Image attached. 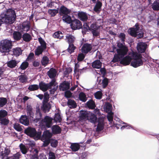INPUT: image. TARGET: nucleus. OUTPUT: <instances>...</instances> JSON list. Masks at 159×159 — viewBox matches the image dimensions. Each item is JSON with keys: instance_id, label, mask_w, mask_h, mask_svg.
<instances>
[{"instance_id": "f257e3e1", "label": "nucleus", "mask_w": 159, "mask_h": 159, "mask_svg": "<svg viewBox=\"0 0 159 159\" xmlns=\"http://www.w3.org/2000/svg\"><path fill=\"white\" fill-rule=\"evenodd\" d=\"M117 46L119 48L116 49L117 54L115 55L111 62H116L120 61V63L125 66L129 64L132 59L133 60L131 63V66L136 68L142 66L143 62L146 60L142 57L141 54L132 51L127 56L124 57L127 53L128 49L123 44L119 42Z\"/></svg>"}, {"instance_id": "f03ea898", "label": "nucleus", "mask_w": 159, "mask_h": 159, "mask_svg": "<svg viewBox=\"0 0 159 159\" xmlns=\"http://www.w3.org/2000/svg\"><path fill=\"white\" fill-rule=\"evenodd\" d=\"M0 16V26L2 22L6 24H11L13 23L16 20V15L14 10L9 9L2 13Z\"/></svg>"}, {"instance_id": "7ed1b4c3", "label": "nucleus", "mask_w": 159, "mask_h": 159, "mask_svg": "<svg viewBox=\"0 0 159 159\" xmlns=\"http://www.w3.org/2000/svg\"><path fill=\"white\" fill-rule=\"evenodd\" d=\"M80 120H88L90 122L93 123H95L97 121V117L92 112L85 111H80Z\"/></svg>"}, {"instance_id": "20e7f679", "label": "nucleus", "mask_w": 159, "mask_h": 159, "mask_svg": "<svg viewBox=\"0 0 159 159\" xmlns=\"http://www.w3.org/2000/svg\"><path fill=\"white\" fill-rule=\"evenodd\" d=\"M12 47V42L10 40L5 39L1 41L0 52L2 53L8 52Z\"/></svg>"}, {"instance_id": "39448f33", "label": "nucleus", "mask_w": 159, "mask_h": 159, "mask_svg": "<svg viewBox=\"0 0 159 159\" xmlns=\"http://www.w3.org/2000/svg\"><path fill=\"white\" fill-rule=\"evenodd\" d=\"M128 32L131 36L137 38H141L143 36V33L142 30L139 27L137 24H136L135 27L129 29Z\"/></svg>"}, {"instance_id": "423d86ee", "label": "nucleus", "mask_w": 159, "mask_h": 159, "mask_svg": "<svg viewBox=\"0 0 159 159\" xmlns=\"http://www.w3.org/2000/svg\"><path fill=\"white\" fill-rule=\"evenodd\" d=\"M25 132L27 135L34 137L36 139H39L41 134V132H37L34 128L31 127H29L25 129Z\"/></svg>"}, {"instance_id": "0eeeda50", "label": "nucleus", "mask_w": 159, "mask_h": 159, "mask_svg": "<svg viewBox=\"0 0 159 159\" xmlns=\"http://www.w3.org/2000/svg\"><path fill=\"white\" fill-rule=\"evenodd\" d=\"M30 23L28 21H26L23 22L20 26V30L23 33L27 32L30 30Z\"/></svg>"}, {"instance_id": "6e6552de", "label": "nucleus", "mask_w": 159, "mask_h": 159, "mask_svg": "<svg viewBox=\"0 0 159 159\" xmlns=\"http://www.w3.org/2000/svg\"><path fill=\"white\" fill-rule=\"evenodd\" d=\"M53 119L48 116H46L42 121V124L48 128L51 127L52 125Z\"/></svg>"}, {"instance_id": "1a4fd4ad", "label": "nucleus", "mask_w": 159, "mask_h": 159, "mask_svg": "<svg viewBox=\"0 0 159 159\" xmlns=\"http://www.w3.org/2000/svg\"><path fill=\"white\" fill-rule=\"evenodd\" d=\"M92 48V46L91 44L84 43L82 46L81 51L83 53L86 54L91 51Z\"/></svg>"}, {"instance_id": "9d476101", "label": "nucleus", "mask_w": 159, "mask_h": 159, "mask_svg": "<svg viewBox=\"0 0 159 159\" xmlns=\"http://www.w3.org/2000/svg\"><path fill=\"white\" fill-rule=\"evenodd\" d=\"M71 26V28L73 30L80 29L82 27V24L79 20L76 19L72 22Z\"/></svg>"}, {"instance_id": "9b49d317", "label": "nucleus", "mask_w": 159, "mask_h": 159, "mask_svg": "<svg viewBox=\"0 0 159 159\" xmlns=\"http://www.w3.org/2000/svg\"><path fill=\"white\" fill-rule=\"evenodd\" d=\"M147 47V44L145 43L140 42L138 44L137 49L139 52L143 53L145 52Z\"/></svg>"}, {"instance_id": "f8f14e48", "label": "nucleus", "mask_w": 159, "mask_h": 159, "mask_svg": "<svg viewBox=\"0 0 159 159\" xmlns=\"http://www.w3.org/2000/svg\"><path fill=\"white\" fill-rule=\"evenodd\" d=\"M90 30L92 31L93 36H97L99 34L98 27L95 24L91 25Z\"/></svg>"}, {"instance_id": "ddd939ff", "label": "nucleus", "mask_w": 159, "mask_h": 159, "mask_svg": "<svg viewBox=\"0 0 159 159\" xmlns=\"http://www.w3.org/2000/svg\"><path fill=\"white\" fill-rule=\"evenodd\" d=\"M79 67V65L77 64H75L74 70V79H79V75H78V72H81L82 70H85L86 69V67L83 68H82V69H78Z\"/></svg>"}, {"instance_id": "4468645a", "label": "nucleus", "mask_w": 159, "mask_h": 159, "mask_svg": "<svg viewBox=\"0 0 159 159\" xmlns=\"http://www.w3.org/2000/svg\"><path fill=\"white\" fill-rule=\"evenodd\" d=\"M71 10L67 9L65 6H62L60 8L59 10V14L61 15H64L69 14Z\"/></svg>"}, {"instance_id": "2eb2a0df", "label": "nucleus", "mask_w": 159, "mask_h": 159, "mask_svg": "<svg viewBox=\"0 0 159 159\" xmlns=\"http://www.w3.org/2000/svg\"><path fill=\"white\" fill-rule=\"evenodd\" d=\"M72 70L71 68L69 67L66 69L64 72L63 79L66 80L67 79L68 80L71 79L70 73L72 72Z\"/></svg>"}, {"instance_id": "dca6fc26", "label": "nucleus", "mask_w": 159, "mask_h": 159, "mask_svg": "<svg viewBox=\"0 0 159 159\" xmlns=\"http://www.w3.org/2000/svg\"><path fill=\"white\" fill-rule=\"evenodd\" d=\"M49 89H50V91L51 93H54L57 88V85L55 84L54 80L49 83Z\"/></svg>"}, {"instance_id": "f3484780", "label": "nucleus", "mask_w": 159, "mask_h": 159, "mask_svg": "<svg viewBox=\"0 0 159 159\" xmlns=\"http://www.w3.org/2000/svg\"><path fill=\"white\" fill-rule=\"evenodd\" d=\"M19 61L15 60H11L7 62V65L8 67L12 68L15 67L17 64L19 63Z\"/></svg>"}, {"instance_id": "a211bd4d", "label": "nucleus", "mask_w": 159, "mask_h": 159, "mask_svg": "<svg viewBox=\"0 0 159 159\" xmlns=\"http://www.w3.org/2000/svg\"><path fill=\"white\" fill-rule=\"evenodd\" d=\"M20 123L25 125H28L29 124V121L26 116H22L20 119Z\"/></svg>"}, {"instance_id": "6ab92c4d", "label": "nucleus", "mask_w": 159, "mask_h": 159, "mask_svg": "<svg viewBox=\"0 0 159 159\" xmlns=\"http://www.w3.org/2000/svg\"><path fill=\"white\" fill-rule=\"evenodd\" d=\"M102 4L100 2H98L96 3L94 8V11L97 13H99L101 11Z\"/></svg>"}, {"instance_id": "aec40b11", "label": "nucleus", "mask_w": 159, "mask_h": 159, "mask_svg": "<svg viewBox=\"0 0 159 159\" xmlns=\"http://www.w3.org/2000/svg\"><path fill=\"white\" fill-rule=\"evenodd\" d=\"M52 134L49 131L46 130L44 132L42 137V139L49 140L52 136Z\"/></svg>"}, {"instance_id": "412c9836", "label": "nucleus", "mask_w": 159, "mask_h": 159, "mask_svg": "<svg viewBox=\"0 0 159 159\" xmlns=\"http://www.w3.org/2000/svg\"><path fill=\"white\" fill-rule=\"evenodd\" d=\"M49 84H47L41 82L39 84V89L42 91L45 92L49 89Z\"/></svg>"}, {"instance_id": "4be33fe9", "label": "nucleus", "mask_w": 159, "mask_h": 159, "mask_svg": "<svg viewBox=\"0 0 159 159\" xmlns=\"http://www.w3.org/2000/svg\"><path fill=\"white\" fill-rule=\"evenodd\" d=\"M70 84L68 82L65 81L61 84L59 86V88L61 90L64 91L69 89Z\"/></svg>"}, {"instance_id": "5701e85b", "label": "nucleus", "mask_w": 159, "mask_h": 159, "mask_svg": "<svg viewBox=\"0 0 159 159\" xmlns=\"http://www.w3.org/2000/svg\"><path fill=\"white\" fill-rule=\"evenodd\" d=\"M102 63L99 60H97L94 61L92 64V67L95 68L99 69L102 66Z\"/></svg>"}, {"instance_id": "b1692460", "label": "nucleus", "mask_w": 159, "mask_h": 159, "mask_svg": "<svg viewBox=\"0 0 159 159\" xmlns=\"http://www.w3.org/2000/svg\"><path fill=\"white\" fill-rule=\"evenodd\" d=\"M57 72L56 69L53 68H51L48 72V75L50 78L54 77L57 75Z\"/></svg>"}, {"instance_id": "393cba45", "label": "nucleus", "mask_w": 159, "mask_h": 159, "mask_svg": "<svg viewBox=\"0 0 159 159\" xmlns=\"http://www.w3.org/2000/svg\"><path fill=\"white\" fill-rule=\"evenodd\" d=\"M79 19L82 21H85L88 19V16L85 13L81 12L78 14Z\"/></svg>"}, {"instance_id": "a878e982", "label": "nucleus", "mask_w": 159, "mask_h": 159, "mask_svg": "<svg viewBox=\"0 0 159 159\" xmlns=\"http://www.w3.org/2000/svg\"><path fill=\"white\" fill-rule=\"evenodd\" d=\"M70 148L74 152L78 151L80 148V145L77 143H71Z\"/></svg>"}, {"instance_id": "bb28decb", "label": "nucleus", "mask_w": 159, "mask_h": 159, "mask_svg": "<svg viewBox=\"0 0 159 159\" xmlns=\"http://www.w3.org/2000/svg\"><path fill=\"white\" fill-rule=\"evenodd\" d=\"M104 110L106 112H111L112 107L111 105L109 103H107L104 106Z\"/></svg>"}, {"instance_id": "cd10ccee", "label": "nucleus", "mask_w": 159, "mask_h": 159, "mask_svg": "<svg viewBox=\"0 0 159 159\" xmlns=\"http://www.w3.org/2000/svg\"><path fill=\"white\" fill-rule=\"evenodd\" d=\"M66 40L69 43H72L75 40V38L74 36L70 34H67L66 36Z\"/></svg>"}, {"instance_id": "c85d7f7f", "label": "nucleus", "mask_w": 159, "mask_h": 159, "mask_svg": "<svg viewBox=\"0 0 159 159\" xmlns=\"http://www.w3.org/2000/svg\"><path fill=\"white\" fill-rule=\"evenodd\" d=\"M52 129L53 134H57L60 133L61 131V129L60 127L57 125L53 126Z\"/></svg>"}, {"instance_id": "c756f323", "label": "nucleus", "mask_w": 159, "mask_h": 159, "mask_svg": "<svg viewBox=\"0 0 159 159\" xmlns=\"http://www.w3.org/2000/svg\"><path fill=\"white\" fill-rule=\"evenodd\" d=\"M23 40L27 42H29L32 39V37L30 34L28 33L24 34L22 36Z\"/></svg>"}, {"instance_id": "7c9ffc66", "label": "nucleus", "mask_w": 159, "mask_h": 159, "mask_svg": "<svg viewBox=\"0 0 159 159\" xmlns=\"http://www.w3.org/2000/svg\"><path fill=\"white\" fill-rule=\"evenodd\" d=\"M13 54L17 57L22 54V51L20 48H16L13 49Z\"/></svg>"}, {"instance_id": "2f4dec72", "label": "nucleus", "mask_w": 159, "mask_h": 159, "mask_svg": "<svg viewBox=\"0 0 159 159\" xmlns=\"http://www.w3.org/2000/svg\"><path fill=\"white\" fill-rule=\"evenodd\" d=\"M13 36L15 40H19L21 38L22 34L19 32L15 31L13 33Z\"/></svg>"}, {"instance_id": "473e14b6", "label": "nucleus", "mask_w": 159, "mask_h": 159, "mask_svg": "<svg viewBox=\"0 0 159 159\" xmlns=\"http://www.w3.org/2000/svg\"><path fill=\"white\" fill-rule=\"evenodd\" d=\"M152 7L154 11L159 10V2L155 0L152 4Z\"/></svg>"}, {"instance_id": "72a5a7b5", "label": "nucleus", "mask_w": 159, "mask_h": 159, "mask_svg": "<svg viewBox=\"0 0 159 159\" xmlns=\"http://www.w3.org/2000/svg\"><path fill=\"white\" fill-rule=\"evenodd\" d=\"M62 20L64 21L67 23H70L71 22V17L68 15V14L63 16L62 17Z\"/></svg>"}, {"instance_id": "f704fd0d", "label": "nucleus", "mask_w": 159, "mask_h": 159, "mask_svg": "<svg viewBox=\"0 0 159 159\" xmlns=\"http://www.w3.org/2000/svg\"><path fill=\"white\" fill-rule=\"evenodd\" d=\"M86 104L89 108L91 109L94 108L96 107L94 102L92 100H89L87 102Z\"/></svg>"}, {"instance_id": "c9c22d12", "label": "nucleus", "mask_w": 159, "mask_h": 159, "mask_svg": "<svg viewBox=\"0 0 159 159\" xmlns=\"http://www.w3.org/2000/svg\"><path fill=\"white\" fill-rule=\"evenodd\" d=\"M67 104L68 106L72 108H75L76 107V104L75 101L72 100H69Z\"/></svg>"}, {"instance_id": "e433bc0d", "label": "nucleus", "mask_w": 159, "mask_h": 159, "mask_svg": "<svg viewBox=\"0 0 159 159\" xmlns=\"http://www.w3.org/2000/svg\"><path fill=\"white\" fill-rule=\"evenodd\" d=\"M53 36L56 38L61 39L63 37V35L61 32L58 31L55 33L53 35Z\"/></svg>"}, {"instance_id": "4c0bfd02", "label": "nucleus", "mask_w": 159, "mask_h": 159, "mask_svg": "<svg viewBox=\"0 0 159 159\" xmlns=\"http://www.w3.org/2000/svg\"><path fill=\"white\" fill-rule=\"evenodd\" d=\"M46 48H43V47L39 46L35 50V54L36 55H39L41 54L43 51Z\"/></svg>"}, {"instance_id": "58836bf2", "label": "nucleus", "mask_w": 159, "mask_h": 159, "mask_svg": "<svg viewBox=\"0 0 159 159\" xmlns=\"http://www.w3.org/2000/svg\"><path fill=\"white\" fill-rule=\"evenodd\" d=\"M9 120L6 117L0 119V123L4 125H7L9 123Z\"/></svg>"}, {"instance_id": "ea45409f", "label": "nucleus", "mask_w": 159, "mask_h": 159, "mask_svg": "<svg viewBox=\"0 0 159 159\" xmlns=\"http://www.w3.org/2000/svg\"><path fill=\"white\" fill-rule=\"evenodd\" d=\"M80 99L83 102H85L87 100L86 95L83 93H81L79 95Z\"/></svg>"}, {"instance_id": "a19ab883", "label": "nucleus", "mask_w": 159, "mask_h": 159, "mask_svg": "<svg viewBox=\"0 0 159 159\" xmlns=\"http://www.w3.org/2000/svg\"><path fill=\"white\" fill-rule=\"evenodd\" d=\"M58 12V10L56 9H49L48 11V13L52 16H54Z\"/></svg>"}, {"instance_id": "79ce46f5", "label": "nucleus", "mask_w": 159, "mask_h": 159, "mask_svg": "<svg viewBox=\"0 0 159 159\" xmlns=\"http://www.w3.org/2000/svg\"><path fill=\"white\" fill-rule=\"evenodd\" d=\"M51 106L48 103H45L43 104V109L45 112H48Z\"/></svg>"}, {"instance_id": "37998d69", "label": "nucleus", "mask_w": 159, "mask_h": 159, "mask_svg": "<svg viewBox=\"0 0 159 159\" xmlns=\"http://www.w3.org/2000/svg\"><path fill=\"white\" fill-rule=\"evenodd\" d=\"M103 123L102 121H99L97 128V130L98 131H100L103 128Z\"/></svg>"}, {"instance_id": "c03bdc74", "label": "nucleus", "mask_w": 159, "mask_h": 159, "mask_svg": "<svg viewBox=\"0 0 159 159\" xmlns=\"http://www.w3.org/2000/svg\"><path fill=\"white\" fill-rule=\"evenodd\" d=\"M7 100L6 98H0V106L3 107L7 103Z\"/></svg>"}, {"instance_id": "a18cd8bd", "label": "nucleus", "mask_w": 159, "mask_h": 159, "mask_svg": "<svg viewBox=\"0 0 159 159\" xmlns=\"http://www.w3.org/2000/svg\"><path fill=\"white\" fill-rule=\"evenodd\" d=\"M10 152V151L8 149L6 148L4 151V152L2 153V159L5 158V157H7Z\"/></svg>"}, {"instance_id": "49530a36", "label": "nucleus", "mask_w": 159, "mask_h": 159, "mask_svg": "<svg viewBox=\"0 0 159 159\" xmlns=\"http://www.w3.org/2000/svg\"><path fill=\"white\" fill-rule=\"evenodd\" d=\"M75 47H74L73 44L72 43H69V47L67 49L68 52L70 53H71L74 52Z\"/></svg>"}, {"instance_id": "de8ad7c7", "label": "nucleus", "mask_w": 159, "mask_h": 159, "mask_svg": "<svg viewBox=\"0 0 159 159\" xmlns=\"http://www.w3.org/2000/svg\"><path fill=\"white\" fill-rule=\"evenodd\" d=\"M39 88V86L38 85L34 84L30 85L28 88V89L30 91H33L37 90Z\"/></svg>"}, {"instance_id": "09e8293b", "label": "nucleus", "mask_w": 159, "mask_h": 159, "mask_svg": "<svg viewBox=\"0 0 159 159\" xmlns=\"http://www.w3.org/2000/svg\"><path fill=\"white\" fill-rule=\"evenodd\" d=\"M49 59L47 57H43L41 61V62L43 65L46 66L48 63Z\"/></svg>"}, {"instance_id": "8fccbe9b", "label": "nucleus", "mask_w": 159, "mask_h": 159, "mask_svg": "<svg viewBox=\"0 0 159 159\" xmlns=\"http://www.w3.org/2000/svg\"><path fill=\"white\" fill-rule=\"evenodd\" d=\"M7 112L4 110H0V119L5 118L7 115Z\"/></svg>"}, {"instance_id": "3c124183", "label": "nucleus", "mask_w": 159, "mask_h": 159, "mask_svg": "<svg viewBox=\"0 0 159 159\" xmlns=\"http://www.w3.org/2000/svg\"><path fill=\"white\" fill-rule=\"evenodd\" d=\"M28 65L29 64L28 62L26 61H25L21 64L20 68L21 70H24L28 67Z\"/></svg>"}, {"instance_id": "603ef678", "label": "nucleus", "mask_w": 159, "mask_h": 159, "mask_svg": "<svg viewBox=\"0 0 159 159\" xmlns=\"http://www.w3.org/2000/svg\"><path fill=\"white\" fill-rule=\"evenodd\" d=\"M20 147L22 152L24 154H26L27 152V149L25 146L22 144H21L20 145Z\"/></svg>"}, {"instance_id": "864d4df0", "label": "nucleus", "mask_w": 159, "mask_h": 159, "mask_svg": "<svg viewBox=\"0 0 159 159\" xmlns=\"http://www.w3.org/2000/svg\"><path fill=\"white\" fill-rule=\"evenodd\" d=\"M107 118L108 120L110 122H111L113 120V113L112 112H108Z\"/></svg>"}, {"instance_id": "5fc2aeb1", "label": "nucleus", "mask_w": 159, "mask_h": 159, "mask_svg": "<svg viewBox=\"0 0 159 159\" xmlns=\"http://www.w3.org/2000/svg\"><path fill=\"white\" fill-rule=\"evenodd\" d=\"M102 93L101 91H98L96 92L94 94L95 98L98 99H100L102 98Z\"/></svg>"}, {"instance_id": "6e6d98bb", "label": "nucleus", "mask_w": 159, "mask_h": 159, "mask_svg": "<svg viewBox=\"0 0 159 159\" xmlns=\"http://www.w3.org/2000/svg\"><path fill=\"white\" fill-rule=\"evenodd\" d=\"M14 128L16 130L18 131H21L22 130V129L20 124L17 123H15L14 124Z\"/></svg>"}, {"instance_id": "4d7b16f0", "label": "nucleus", "mask_w": 159, "mask_h": 159, "mask_svg": "<svg viewBox=\"0 0 159 159\" xmlns=\"http://www.w3.org/2000/svg\"><path fill=\"white\" fill-rule=\"evenodd\" d=\"M39 41L40 44H41V46H40L43 47V48H46V43H45L44 41L43 40V39L41 38H39Z\"/></svg>"}, {"instance_id": "13d9d810", "label": "nucleus", "mask_w": 159, "mask_h": 159, "mask_svg": "<svg viewBox=\"0 0 159 159\" xmlns=\"http://www.w3.org/2000/svg\"><path fill=\"white\" fill-rule=\"evenodd\" d=\"M54 120L57 122H60L61 120V118L60 115L58 113L56 114Z\"/></svg>"}, {"instance_id": "bf43d9fd", "label": "nucleus", "mask_w": 159, "mask_h": 159, "mask_svg": "<svg viewBox=\"0 0 159 159\" xmlns=\"http://www.w3.org/2000/svg\"><path fill=\"white\" fill-rule=\"evenodd\" d=\"M27 113L28 116L33 117V113L31 111V109L30 107H27Z\"/></svg>"}, {"instance_id": "052dcab7", "label": "nucleus", "mask_w": 159, "mask_h": 159, "mask_svg": "<svg viewBox=\"0 0 159 159\" xmlns=\"http://www.w3.org/2000/svg\"><path fill=\"white\" fill-rule=\"evenodd\" d=\"M84 53H81L79 54L78 56L77 60L79 61H82L85 57V55L83 54Z\"/></svg>"}, {"instance_id": "680f3d73", "label": "nucleus", "mask_w": 159, "mask_h": 159, "mask_svg": "<svg viewBox=\"0 0 159 159\" xmlns=\"http://www.w3.org/2000/svg\"><path fill=\"white\" fill-rule=\"evenodd\" d=\"M58 144L57 141L56 140H52L51 141V145L53 147H56Z\"/></svg>"}, {"instance_id": "e2e57ef3", "label": "nucleus", "mask_w": 159, "mask_h": 159, "mask_svg": "<svg viewBox=\"0 0 159 159\" xmlns=\"http://www.w3.org/2000/svg\"><path fill=\"white\" fill-rule=\"evenodd\" d=\"M48 159H55V156L54 153L52 152H49Z\"/></svg>"}, {"instance_id": "0e129e2a", "label": "nucleus", "mask_w": 159, "mask_h": 159, "mask_svg": "<svg viewBox=\"0 0 159 159\" xmlns=\"http://www.w3.org/2000/svg\"><path fill=\"white\" fill-rule=\"evenodd\" d=\"M119 37L121 39L122 42L125 41V35L123 33H120L119 35Z\"/></svg>"}, {"instance_id": "69168bd1", "label": "nucleus", "mask_w": 159, "mask_h": 159, "mask_svg": "<svg viewBox=\"0 0 159 159\" xmlns=\"http://www.w3.org/2000/svg\"><path fill=\"white\" fill-rule=\"evenodd\" d=\"M43 140V146L44 147L47 146L50 143V140L45 139H42Z\"/></svg>"}, {"instance_id": "338daca9", "label": "nucleus", "mask_w": 159, "mask_h": 159, "mask_svg": "<svg viewBox=\"0 0 159 159\" xmlns=\"http://www.w3.org/2000/svg\"><path fill=\"white\" fill-rule=\"evenodd\" d=\"M108 80H102V85L103 88H105L108 84Z\"/></svg>"}, {"instance_id": "774afa93", "label": "nucleus", "mask_w": 159, "mask_h": 159, "mask_svg": "<svg viewBox=\"0 0 159 159\" xmlns=\"http://www.w3.org/2000/svg\"><path fill=\"white\" fill-rule=\"evenodd\" d=\"M65 96L66 98H70L72 95V93L70 91H66L65 93Z\"/></svg>"}]
</instances>
